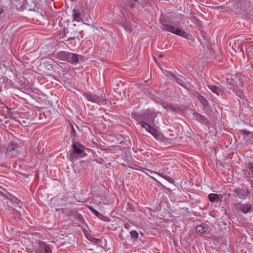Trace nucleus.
I'll return each mask as SVG.
<instances>
[{"mask_svg": "<svg viewBox=\"0 0 253 253\" xmlns=\"http://www.w3.org/2000/svg\"><path fill=\"white\" fill-rule=\"evenodd\" d=\"M161 21L162 22V30L163 31L170 32L187 39H189L190 35L181 30L180 28L176 27L172 25L168 24L164 21H162V20H161Z\"/></svg>", "mask_w": 253, "mask_h": 253, "instance_id": "obj_1", "label": "nucleus"}, {"mask_svg": "<svg viewBox=\"0 0 253 253\" xmlns=\"http://www.w3.org/2000/svg\"><path fill=\"white\" fill-rule=\"evenodd\" d=\"M19 144L14 140L10 142L5 153L6 157L10 159L17 156L19 152Z\"/></svg>", "mask_w": 253, "mask_h": 253, "instance_id": "obj_2", "label": "nucleus"}, {"mask_svg": "<svg viewBox=\"0 0 253 253\" xmlns=\"http://www.w3.org/2000/svg\"><path fill=\"white\" fill-rule=\"evenodd\" d=\"M83 95L88 101L97 103L98 105L105 104L107 101L105 94H101L100 96H98L96 94L84 93Z\"/></svg>", "mask_w": 253, "mask_h": 253, "instance_id": "obj_3", "label": "nucleus"}, {"mask_svg": "<svg viewBox=\"0 0 253 253\" xmlns=\"http://www.w3.org/2000/svg\"><path fill=\"white\" fill-rule=\"evenodd\" d=\"M67 62H68L72 64H77L80 60L83 61L84 57L83 56L79 55L78 54L69 52L68 56Z\"/></svg>", "mask_w": 253, "mask_h": 253, "instance_id": "obj_4", "label": "nucleus"}, {"mask_svg": "<svg viewBox=\"0 0 253 253\" xmlns=\"http://www.w3.org/2000/svg\"><path fill=\"white\" fill-rule=\"evenodd\" d=\"M74 154L79 155L81 157L84 156V146L79 142H74L73 144Z\"/></svg>", "mask_w": 253, "mask_h": 253, "instance_id": "obj_5", "label": "nucleus"}, {"mask_svg": "<svg viewBox=\"0 0 253 253\" xmlns=\"http://www.w3.org/2000/svg\"><path fill=\"white\" fill-rule=\"evenodd\" d=\"M164 107L166 109H169L172 112L175 114H180L181 112V108L172 103H166L164 105Z\"/></svg>", "mask_w": 253, "mask_h": 253, "instance_id": "obj_6", "label": "nucleus"}, {"mask_svg": "<svg viewBox=\"0 0 253 253\" xmlns=\"http://www.w3.org/2000/svg\"><path fill=\"white\" fill-rule=\"evenodd\" d=\"M237 207L239 210L244 213H247L251 211L252 206L250 204H237Z\"/></svg>", "mask_w": 253, "mask_h": 253, "instance_id": "obj_7", "label": "nucleus"}, {"mask_svg": "<svg viewBox=\"0 0 253 253\" xmlns=\"http://www.w3.org/2000/svg\"><path fill=\"white\" fill-rule=\"evenodd\" d=\"M145 126L144 128L149 132L157 139L160 137V133L157 129L151 126L149 124H144Z\"/></svg>", "mask_w": 253, "mask_h": 253, "instance_id": "obj_8", "label": "nucleus"}, {"mask_svg": "<svg viewBox=\"0 0 253 253\" xmlns=\"http://www.w3.org/2000/svg\"><path fill=\"white\" fill-rule=\"evenodd\" d=\"M88 208L100 219L106 222H109L110 221V219L108 217L103 215L102 213L98 212L92 207H88Z\"/></svg>", "mask_w": 253, "mask_h": 253, "instance_id": "obj_9", "label": "nucleus"}, {"mask_svg": "<svg viewBox=\"0 0 253 253\" xmlns=\"http://www.w3.org/2000/svg\"><path fill=\"white\" fill-rule=\"evenodd\" d=\"M69 53V52L65 51H61L57 52L55 54V57L59 60L67 61Z\"/></svg>", "mask_w": 253, "mask_h": 253, "instance_id": "obj_10", "label": "nucleus"}, {"mask_svg": "<svg viewBox=\"0 0 253 253\" xmlns=\"http://www.w3.org/2000/svg\"><path fill=\"white\" fill-rule=\"evenodd\" d=\"M233 192L236 194V196L240 199H246V196L244 188H237L233 190Z\"/></svg>", "mask_w": 253, "mask_h": 253, "instance_id": "obj_11", "label": "nucleus"}, {"mask_svg": "<svg viewBox=\"0 0 253 253\" xmlns=\"http://www.w3.org/2000/svg\"><path fill=\"white\" fill-rule=\"evenodd\" d=\"M207 86L213 93L216 94V95H219L222 94L223 91L220 87L212 84H208Z\"/></svg>", "mask_w": 253, "mask_h": 253, "instance_id": "obj_12", "label": "nucleus"}, {"mask_svg": "<svg viewBox=\"0 0 253 253\" xmlns=\"http://www.w3.org/2000/svg\"><path fill=\"white\" fill-rule=\"evenodd\" d=\"M132 117L134 118L135 120L141 125L142 127H144L145 125L147 124L146 122H144L143 119H142V115H139L137 114H132Z\"/></svg>", "mask_w": 253, "mask_h": 253, "instance_id": "obj_13", "label": "nucleus"}, {"mask_svg": "<svg viewBox=\"0 0 253 253\" xmlns=\"http://www.w3.org/2000/svg\"><path fill=\"white\" fill-rule=\"evenodd\" d=\"M194 116L195 117L196 119L200 122V123L203 124H207L208 123V119L203 115L198 113H196L194 114Z\"/></svg>", "mask_w": 253, "mask_h": 253, "instance_id": "obj_14", "label": "nucleus"}, {"mask_svg": "<svg viewBox=\"0 0 253 253\" xmlns=\"http://www.w3.org/2000/svg\"><path fill=\"white\" fill-rule=\"evenodd\" d=\"M142 119L144 122L147 123H153L154 121V117L152 114L149 113H144L142 114Z\"/></svg>", "mask_w": 253, "mask_h": 253, "instance_id": "obj_15", "label": "nucleus"}, {"mask_svg": "<svg viewBox=\"0 0 253 253\" xmlns=\"http://www.w3.org/2000/svg\"><path fill=\"white\" fill-rule=\"evenodd\" d=\"M62 212L63 214H65V215L69 216L75 215L76 214V211L75 210H73L72 209H70L69 208H65L62 209Z\"/></svg>", "mask_w": 253, "mask_h": 253, "instance_id": "obj_16", "label": "nucleus"}, {"mask_svg": "<svg viewBox=\"0 0 253 253\" xmlns=\"http://www.w3.org/2000/svg\"><path fill=\"white\" fill-rule=\"evenodd\" d=\"M173 80L175 81L176 83H177L179 84L181 86H184L185 84V79L182 77H176L175 75H173L172 76Z\"/></svg>", "mask_w": 253, "mask_h": 253, "instance_id": "obj_17", "label": "nucleus"}, {"mask_svg": "<svg viewBox=\"0 0 253 253\" xmlns=\"http://www.w3.org/2000/svg\"><path fill=\"white\" fill-rule=\"evenodd\" d=\"M40 247L43 249L45 253H52V250L50 247L45 242H41Z\"/></svg>", "mask_w": 253, "mask_h": 253, "instance_id": "obj_18", "label": "nucleus"}, {"mask_svg": "<svg viewBox=\"0 0 253 253\" xmlns=\"http://www.w3.org/2000/svg\"><path fill=\"white\" fill-rule=\"evenodd\" d=\"M157 174L163 177L164 178L169 181L170 183L173 184L175 182L174 179L172 178L169 176H168L163 172H159L157 173Z\"/></svg>", "mask_w": 253, "mask_h": 253, "instance_id": "obj_19", "label": "nucleus"}, {"mask_svg": "<svg viewBox=\"0 0 253 253\" xmlns=\"http://www.w3.org/2000/svg\"><path fill=\"white\" fill-rule=\"evenodd\" d=\"M209 200L211 202H218L219 200V196L216 194H210L208 196Z\"/></svg>", "mask_w": 253, "mask_h": 253, "instance_id": "obj_20", "label": "nucleus"}, {"mask_svg": "<svg viewBox=\"0 0 253 253\" xmlns=\"http://www.w3.org/2000/svg\"><path fill=\"white\" fill-rule=\"evenodd\" d=\"M232 3H234V7L235 8L240 7L243 3L245 2V0H232Z\"/></svg>", "mask_w": 253, "mask_h": 253, "instance_id": "obj_21", "label": "nucleus"}, {"mask_svg": "<svg viewBox=\"0 0 253 253\" xmlns=\"http://www.w3.org/2000/svg\"><path fill=\"white\" fill-rule=\"evenodd\" d=\"M74 20L80 21L81 19V12L78 9H74L73 10Z\"/></svg>", "mask_w": 253, "mask_h": 253, "instance_id": "obj_22", "label": "nucleus"}, {"mask_svg": "<svg viewBox=\"0 0 253 253\" xmlns=\"http://www.w3.org/2000/svg\"><path fill=\"white\" fill-rule=\"evenodd\" d=\"M196 230L197 233L202 234L206 232L207 228L202 225H199L196 227Z\"/></svg>", "mask_w": 253, "mask_h": 253, "instance_id": "obj_23", "label": "nucleus"}, {"mask_svg": "<svg viewBox=\"0 0 253 253\" xmlns=\"http://www.w3.org/2000/svg\"><path fill=\"white\" fill-rule=\"evenodd\" d=\"M79 32L78 31H74L71 34V36L68 38L67 40H65V41H69L73 40H75L76 38L79 39Z\"/></svg>", "mask_w": 253, "mask_h": 253, "instance_id": "obj_24", "label": "nucleus"}, {"mask_svg": "<svg viewBox=\"0 0 253 253\" xmlns=\"http://www.w3.org/2000/svg\"><path fill=\"white\" fill-rule=\"evenodd\" d=\"M198 99L205 107L208 106V101L203 96L199 95Z\"/></svg>", "mask_w": 253, "mask_h": 253, "instance_id": "obj_25", "label": "nucleus"}, {"mask_svg": "<svg viewBox=\"0 0 253 253\" xmlns=\"http://www.w3.org/2000/svg\"><path fill=\"white\" fill-rule=\"evenodd\" d=\"M130 4L131 8L135 7L137 5L140 4L142 7L144 5L139 1V0H130Z\"/></svg>", "mask_w": 253, "mask_h": 253, "instance_id": "obj_26", "label": "nucleus"}, {"mask_svg": "<svg viewBox=\"0 0 253 253\" xmlns=\"http://www.w3.org/2000/svg\"><path fill=\"white\" fill-rule=\"evenodd\" d=\"M122 26L126 31L130 33L133 32L132 28L128 23H124L122 24Z\"/></svg>", "mask_w": 253, "mask_h": 253, "instance_id": "obj_27", "label": "nucleus"}, {"mask_svg": "<svg viewBox=\"0 0 253 253\" xmlns=\"http://www.w3.org/2000/svg\"><path fill=\"white\" fill-rule=\"evenodd\" d=\"M44 66L48 70L52 69L53 67V64L52 62L46 61L43 63Z\"/></svg>", "mask_w": 253, "mask_h": 253, "instance_id": "obj_28", "label": "nucleus"}, {"mask_svg": "<svg viewBox=\"0 0 253 253\" xmlns=\"http://www.w3.org/2000/svg\"><path fill=\"white\" fill-rule=\"evenodd\" d=\"M131 238L134 239L135 240L138 238L139 234L136 231L133 230L130 232Z\"/></svg>", "mask_w": 253, "mask_h": 253, "instance_id": "obj_29", "label": "nucleus"}, {"mask_svg": "<svg viewBox=\"0 0 253 253\" xmlns=\"http://www.w3.org/2000/svg\"><path fill=\"white\" fill-rule=\"evenodd\" d=\"M141 170L148 175H150V174H157L158 173L157 172H155L150 169H148L145 168H142Z\"/></svg>", "mask_w": 253, "mask_h": 253, "instance_id": "obj_30", "label": "nucleus"}, {"mask_svg": "<svg viewBox=\"0 0 253 253\" xmlns=\"http://www.w3.org/2000/svg\"><path fill=\"white\" fill-rule=\"evenodd\" d=\"M247 168H248L249 169H251L252 170V172H253V162L249 163L247 164Z\"/></svg>", "mask_w": 253, "mask_h": 253, "instance_id": "obj_31", "label": "nucleus"}, {"mask_svg": "<svg viewBox=\"0 0 253 253\" xmlns=\"http://www.w3.org/2000/svg\"><path fill=\"white\" fill-rule=\"evenodd\" d=\"M242 134L248 135L251 133V132L246 130V129H242L240 130Z\"/></svg>", "mask_w": 253, "mask_h": 253, "instance_id": "obj_32", "label": "nucleus"}, {"mask_svg": "<svg viewBox=\"0 0 253 253\" xmlns=\"http://www.w3.org/2000/svg\"><path fill=\"white\" fill-rule=\"evenodd\" d=\"M245 194H246V198H247L248 197H249L250 195L251 191L249 189L245 188Z\"/></svg>", "mask_w": 253, "mask_h": 253, "instance_id": "obj_33", "label": "nucleus"}, {"mask_svg": "<svg viewBox=\"0 0 253 253\" xmlns=\"http://www.w3.org/2000/svg\"><path fill=\"white\" fill-rule=\"evenodd\" d=\"M71 134L74 135V136H76V131L73 126H72Z\"/></svg>", "mask_w": 253, "mask_h": 253, "instance_id": "obj_34", "label": "nucleus"}, {"mask_svg": "<svg viewBox=\"0 0 253 253\" xmlns=\"http://www.w3.org/2000/svg\"><path fill=\"white\" fill-rule=\"evenodd\" d=\"M60 39H64L67 37L66 35L64 33H62L60 34Z\"/></svg>", "mask_w": 253, "mask_h": 253, "instance_id": "obj_35", "label": "nucleus"}, {"mask_svg": "<svg viewBox=\"0 0 253 253\" xmlns=\"http://www.w3.org/2000/svg\"><path fill=\"white\" fill-rule=\"evenodd\" d=\"M62 209H56V211H61L62 212Z\"/></svg>", "mask_w": 253, "mask_h": 253, "instance_id": "obj_36", "label": "nucleus"}, {"mask_svg": "<svg viewBox=\"0 0 253 253\" xmlns=\"http://www.w3.org/2000/svg\"><path fill=\"white\" fill-rule=\"evenodd\" d=\"M164 56V55L162 54H160L159 55V57L160 58H162Z\"/></svg>", "mask_w": 253, "mask_h": 253, "instance_id": "obj_37", "label": "nucleus"}, {"mask_svg": "<svg viewBox=\"0 0 253 253\" xmlns=\"http://www.w3.org/2000/svg\"><path fill=\"white\" fill-rule=\"evenodd\" d=\"M2 12V9L0 7V14H1Z\"/></svg>", "mask_w": 253, "mask_h": 253, "instance_id": "obj_38", "label": "nucleus"}, {"mask_svg": "<svg viewBox=\"0 0 253 253\" xmlns=\"http://www.w3.org/2000/svg\"><path fill=\"white\" fill-rule=\"evenodd\" d=\"M67 39H68V38H67V37H66V38H65L64 39V40L65 41V40H67Z\"/></svg>", "mask_w": 253, "mask_h": 253, "instance_id": "obj_39", "label": "nucleus"}]
</instances>
